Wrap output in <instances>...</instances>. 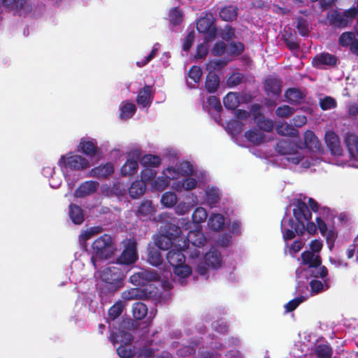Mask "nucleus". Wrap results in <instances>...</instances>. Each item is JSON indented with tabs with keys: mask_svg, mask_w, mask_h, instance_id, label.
<instances>
[{
	"mask_svg": "<svg viewBox=\"0 0 358 358\" xmlns=\"http://www.w3.org/2000/svg\"><path fill=\"white\" fill-rule=\"evenodd\" d=\"M304 143L305 146L301 147L294 140L286 138L277 143L275 150L282 156V162L286 161L292 168L302 172L319 164L324 154L321 143L312 131L305 132Z\"/></svg>",
	"mask_w": 358,
	"mask_h": 358,
	"instance_id": "1",
	"label": "nucleus"
},
{
	"mask_svg": "<svg viewBox=\"0 0 358 358\" xmlns=\"http://www.w3.org/2000/svg\"><path fill=\"white\" fill-rule=\"evenodd\" d=\"M292 206L296 222L287 215L288 208L281 221V231L285 241L293 239L296 235H302L306 230L310 234H313L316 231L317 227L318 228L317 224L310 221L312 213L309 207L315 213L320 209V206L316 201L301 194L294 200Z\"/></svg>",
	"mask_w": 358,
	"mask_h": 358,
	"instance_id": "2",
	"label": "nucleus"
},
{
	"mask_svg": "<svg viewBox=\"0 0 358 358\" xmlns=\"http://www.w3.org/2000/svg\"><path fill=\"white\" fill-rule=\"evenodd\" d=\"M296 276L298 280L296 292L308 294V297L325 292L330 287L328 271L324 266H299Z\"/></svg>",
	"mask_w": 358,
	"mask_h": 358,
	"instance_id": "3",
	"label": "nucleus"
},
{
	"mask_svg": "<svg viewBox=\"0 0 358 358\" xmlns=\"http://www.w3.org/2000/svg\"><path fill=\"white\" fill-rule=\"evenodd\" d=\"M132 340L133 336L129 332L120 329L116 331H112L110 335V341L114 345L120 343V346L117 348V353L121 358H131L134 355L138 358H172L168 352L154 355L155 350L147 345L138 348L136 346L132 347Z\"/></svg>",
	"mask_w": 358,
	"mask_h": 358,
	"instance_id": "4",
	"label": "nucleus"
},
{
	"mask_svg": "<svg viewBox=\"0 0 358 358\" xmlns=\"http://www.w3.org/2000/svg\"><path fill=\"white\" fill-rule=\"evenodd\" d=\"M116 246L113 238L108 234H103L96 238L92 245V255L90 257L86 252L79 255L73 262L75 267L83 266L85 262L90 261L94 269H98L99 260H108L112 258L116 251Z\"/></svg>",
	"mask_w": 358,
	"mask_h": 358,
	"instance_id": "5",
	"label": "nucleus"
},
{
	"mask_svg": "<svg viewBox=\"0 0 358 358\" xmlns=\"http://www.w3.org/2000/svg\"><path fill=\"white\" fill-rule=\"evenodd\" d=\"M96 271L94 277L101 281L98 284L100 296L113 294L123 286L125 278L124 271L117 266L110 265Z\"/></svg>",
	"mask_w": 358,
	"mask_h": 358,
	"instance_id": "6",
	"label": "nucleus"
},
{
	"mask_svg": "<svg viewBox=\"0 0 358 358\" xmlns=\"http://www.w3.org/2000/svg\"><path fill=\"white\" fill-rule=\"evenodd\" d=\"M184 252L189 257V253L187 252V248L183 247L182 243L180 242L177 243L173 248L169 250L166 255L167 261L173 268V280L178 281L181 285H184L187 283V278L192 273L191 267L185 264L186 257ZM188 262L192 265L189 257Z\"/></svg>",
	"mask_w": 358,
	"mask_h": 358,
	"instance_id": "7",
	"label": "nucleus"
},
{
	"mask_svg": "<svg viewBox=\"0 0 358 358\" xmlns=\"http://www.w3.org/2000/svg\"><path fill=\"white\" fill-rule=\"evenodd\" d=\"M206 238L202 232L201 227L198 226L195 230L189 231L186 238H181L183 247H186L192 266L199 275H206L207 269L204 266L198 264L201 259L199 248L204 245Z\"/></svg>",
	"mask_w": 358,
	"mask_h": 358,
	"instance_id": "8",
	"label": "nucleus"
},
{
	"mask_svg": "<svg viewBox=\"0 0 358 358\" xmlns=\"http://www.w3.org/2000/svg\"><path fill=\"white\" fill-rule=\"evenodd\" d=\"M358 9L352 7L343 12L332 10L328 15L329 25L336 28H345L357 17Z\"/></svg>",
	"mask_w": 358,
	"mask_h": 358,
	"instance_id": "9",
	"label": "nucleus"
},
{
	"mask_svg": "<svg viewBox=\"0 0 358 358\" xmlns=\"http://www.w3.org/2000/svg\"><path fill=\"white\" fill-rule=\"evenodd\" d=\"M345 145L349 153V159L346 162L338 161L336 164L341 166L358 168V136L348 133L345 137Z\"/></svg>",
	"mask_w": 358,
	"mask_h": 358,
	"instance_id": "10",
	"label": "nucleus"
},
{
	"mask_svg": "<svg viewBox=\"0 0 358 358\" xmlns=\"http://www.w3.org/2000/svg\"><path fill=\"white\" fill-rule=\"evenodd\" d=\"M323 246L322 241L318 239L312 241L309 245L310 250H306L301 254V262L299 266L308 267L315 265L322 266L320 252Z\"/></svg>",
	"mask_w": 358,
	"mask_h": 358,
	"instance_id": "11",
	"label": "nucleus"
},
{
	"mask_svg": "<svg viewBox=\"0 0 358 358\" xmlns=\"http://www.w3.org/2000/svg\"><path fill=\"white\" fill-rule=\"evenodd\" d=\"M122 244L124 245V250L121 255L117 258V264L120 265H131L135 263L138 259L135 239H125L122 242Z\"/></svg>",
	"mask_w": 358,
	"mask_h": 358,
	"instance_id": "12",
	"label": "nucleus"
},
{
	"mask_svg": "<svg viewBox=\"0 0 358 358\" xmlns=\"http://www.w3.org/2000/svg\"><path fill=\"white\" fill-rule=\"evenodd\" d=\"M58 164L61 167L64 166L74 171H83L91 166L90 160L83 156L70 154L62 156Z\"/></svg>",
	"mask_w": 358,
	"mask_h": 358,
	"instance_id": "13",
	"label": "nucleus"
},
{
	"mask_svg": "<svg viewBox=\"0 0 358 358\" xmlns=\"http://www.w3.org/2000/svg\"><path fill=\"white\" fill-rule=\"evenodd\" d=\"M206 180V173L203 171H199L186 176L182 180L173 183L172 188L176 191L180 192L182 189L186 191H191L197 187L199 183L203 182Z\"/></svg>",
	"mask_w": 358,
	"mask_h": 358,
	"instance_id": "14",
	"label": "nucleus"
},
{
	"mask_svg": "<svg viewBox=\"0 0 358 358\" xmlns=\"http://www.w3.org/2000/svg\"><path fill=\"white\" fill-rule=\"evenodd\" d=\"M198 264L206 268L207 271L206 275H200L204 279H208V268H211L212 269H217L220 268L222 264V257L220 252H219L215 248H211L203 257L201 255V259L199 260Z\"/></svg>",
	"mask_w": 358,
	"mask_h": 358,
	"instance_id": "15",
	"label": "nucleus"
},
{
	"mask_svg": "<svg viewBox=\"0 0 358 358\" xmlns=\"http://www.w3.org/2000/svg\"><path fill=\"white\" fill-rule=\"evenodd\" d=\"M196 28L199 32L206 34V40L213 39L217 32L215 25L214 15L211 13H206L201 17L196 23Z\"/></svg>",
	"mask_w": 358,
	"mask_h": 358,
	"instance_id": "16",
	"label": "nucleus"
},
{
	"mask_svg": "<svg viewBox=\"0 0 358 358\" xmlns=\"http://www.w3.org/2000/svg\"><path fill=\"white\" fill-rule=\"evenodd\" d=\"M222 197L220 189L214 185H208L203 189V194L201 199H199V204H204L213 208L217 206Z\"/></svg>",
	"mask_w": 358,
	"mask_h": 358,
	"instance_id": "17",
	"label": "nucleus"
},
{
	"mask_svg": "<svg viewBox=\"0 0 358 358\" xmlns=\"http://www.w3.org/2000/svg\"><path fill=\"white\" fill-rule=\"evenodd\" d=\"M141 155L142 154L139 149H134L129 152L127 159L120 170L122 176H131L137 173L138 162Z\"/></svg>",
	"mask_w": 358,
	"mask_h": 358,
	"instance_id": "18",
	"label": "nucleus"
},
{
	"mask_svg": "<svg viewBox=\"0 0 358 358\" xmlns=\"http://www.w3.org/2000/svg\"><path fill=\"white\" fill-rule=\"evenodd\" d=\"M159 280H161L160 275L153 269H141L134 273L129 278L130 282L136 286H144L150 282Z\"/></svg>",
	"mask_w": 358,
	"mask_h": 358,
	"instance_id": "19",
	"label": "nucleus"
},
{
	"mask_svg": "<svg viewBox=\"0 0 358 358\" xmlns=\"http://www.w3.org/2000/svg\"><path fill=\"white\" fill-rule=\"evenodd\" d=\"M99 150L97 141L94 138H82L78 145V151L90 157H94Z\"/></svg>",
	"mask_w": 358,
	"mask_h": 358,
	"instance_id": "20",
	"label": "nucleus"
},
{
	"mask_svg": "<svg viewBox=\"0 0 358 358\" xmlns=\"http://www.w3.org/2000/svg\"><path fill=\"white\" fill-rule=\"evenodd\" d=\"M316 222L317 223V227L321 234L325 236L327 243L330 250H331L338 236L336 231L334 229H328L324 218L322 216L316 217Z\"/></svg>",
	"mask_w": 358,
	"mask_h": 358,
	"instance_id": "21",
	"label": "nucleus"
},
{
	"mask_svg": "<svg viewBox=\"0 0 358 358\" xmlns=\"http://www.w3.org/2000/svg\"><path fill=\"white\" fill-rule=\"evenodd\" d=\"M326 144L332 155L341 156L343 154V149L341 145L338 136L333 131H327L324 136Z\"/></svg>",
	"mask_w": 358,
	"mask_h": 358,
	"instance_id": "22",
	"label": "nucleus"
},
{
	"mask_svg": "<svg viewBox=\"0 0 358 358\" xmlns=\"http://www.w3.org/2000/svg\"><path fill=\"white\" fill-rule=\"evenodd\" d=\"M113 173V164L110 162H108L92 168L88 171L87 176L90 178H96L98 179H106Z\"/></svg>",
	"mask_w": 358,
	"mask_h": 358,
	"instance_id": "23",
	"label": "nucleus"
},
{
	"mask_svg": "<svg viewBox=\"0 0 358 358\" xmlns=\"http://www.w3.org/2000/svg\"><path fill=\"white\" fill-rule=\"evenodd\" d=\"M187 199H191L189 203L180 201L175 206V213L178 215H184L189 213L193 206L199 203V197L195 193H190L186 196Z\"/></svg>",
	"mask_w": 358,
	"mask_h": 358,
	"instance_id": "24",
	"label": "nucleus"
},
{
	"mask_svg": "<svg viewBox=\"0 0 358 358\" xmlns=\"http://www.w3.org/2000/svg\"><path fill=\"white\" fill-rule=\"evenodd\" d=\"M99 187V183L94 180H88L83 182L75 191L76 197L83 198L95 193Z\"/></svg>",
	"mask_w": 358,
	"mask_h": 358,
	"instance_id": "25",
	"label": "nucleus"
},
{
	"mask_svg": "<svg viewBox=\"0 0 358 358\" xmlns=\"http://www.w3.org/2000/svg\"><path fill=\"white\" fill-rule=\"evenodd\" d=\"M338 43L344 47L350 45L351 52L358 55V41H356L355 33L351 31L343 33L339 37Z\"/></svg>",
	"mask_w": 358,
	"mask_h": 358,
	"instance_id": "26",
	"label": "nucleus"
},
{
	"mask_svg": "<svg viewBox=\"0 0 358 358\" xmlns=\"http://www.w3.org/2000/svg\"><path fill=\"white\" fill-rule=\"evenodd\" d=\"M155 211L152 201L145 200L141 202L136 211V215L143 220H151Z\"/></svg>",
	"mask_w": 358,
	"mask_h": 358,
	"instance_id": "27",
	"label": "nucleus"
},
{
	"mask_svg": "<svg viewBox=\"0 0 358 358\" xmlns=\"http://www.w3.org/2000/svg\"><path fill=\"white\" fill-rule=\"evenodd\" d=\"M152 87L149 85H145L139 91L136 98V102L138 106L142 108H148L152 103Z\"/></svg>",
	"mask_w": 358,
	"mask_h": 358,
	"instance_id": "28",
	"label": "nucleus"
},
{
	"mask_svg": "<svg viewBox=\"0 0 358 358\" xmlns=\"http://www.w3.org/2000/svg\"><path fill=\"white\" fill-rule=\"evenodd\" d=\"M265 90L268 94L278 96L281 93L282 83L275 78H268L264 83Z\"/></svg>",
	"mask_w": 358,
	"mask_h": 358,
	"instance_id": "29",
	"label": "nucleus"
},
{
	"mask_svg": "<svg viewBox=\"0 0 358 358\" xmlns=\"http://www.w3.org/2000/svg\"><path fill=\"white\" fill-rule=\"evenodd\" d=\"M336 57L329 53H322L313 58V64L316 67H321L322 65L334 66L336 64Z\"/></svg>",
	"mask_w": 358,
	"mask_h": 358,
	"instance_id": "30",
	"label": "nucleus"
},
{
	"mask_svg": "<svg viewBox=\"0 0 358 358\" xmlns=\"http://www.w3.org/2000/svg\"><path fill=\"white\" fill-rule=\"evenodd\" d=\"M136 111V105L128 101H122L120 106V118L121 120H129L131 118Z\"/></svg>",
	"mask_w": 358,
	"mask_h": 358,
	"instance_id": "31",
	"label": "nucleus"
},
{
	"mask_svg": "<svg viewBox=\"0 0 358 358\" xmlns=\"http://www.w3.org/2000/svg\"><path fill=\"white\" fill-rule=\"evenodd\" d=\"M226 223L224 216L220 213H212L208 220V226L211 230L219 231Z\"/></svg>",
	"mask_w": 358,
	"mask_h": 358,
	"instance_id": "32",
	"label": "nucleus"
},
{
	"mask_svg": "<svg viewBox=\"0 0 358 358\" xmlns=\"http://www.w3.org/2000/svg\"><path fill=\"white\" fill-rule=\"evenodd\" d=\"M202 76V71L200 67L193 66L188 72L187 78V85L189 88H195L196 84L200 81Z\"/></svg>",
	"mask_w": 358,
	"mask_h": 358,
	"instance_id": "33",
	"label": "nucleus"
},
{
	"mask_svg": "<svg viewBox=\"0 0 358 358\" xmlns=\"http://www.w3.org/2000/svg\"><path fill=\"white\" fill-rule=\"evenodd\" d=\"M94 296L89 293H82L78 296L76 304H81L88 307L90 311L95 312L97 306V302L94 300Z\"/></svg>",
	"mask_w": 358,
	"mask_h": 358,
	"instance_id": "34",
	"label": "nucleus"
},
{
	"mask_svg": "<svg viewBox=\"0 0 358 358\" xmlns=\"http://www.w3.org/2000/svg\"><path fill=\"white\" fill-rule=\"evenodd\" d=\"M246 139L253 144H260L267 141L264 133L259 129H250L245 133Z\"/></svg>",
	"mask_w": 358,
	"mask_h": 358,
	"instance_id": "35",
	"label": "nucleus"
},
{
	"mask_svg": "<svg viewBox=\"0 0 358 358\" xmlns=\"http://www.w3.org/2000/svg\"><path fill=\"white\" fill-rule=\"evenodd\" d=\"M285 101L291 104H297L304 99L303 93L298 89L290 88L285 93Z\"/></svg>",
	"mask_w": 358,
	"mask_h": 358,
	"instance_id": "36",
	"label": "nucleus"
},
{
	"mask_svg": "<svg viewBox=\"0 0 358 358\" xmlns=\"http://www.w3.org/2000/svg\"><path fill=\"white\" fill-rule=\"evenodd\" d=\"M219 15L221 19L224 21H233L237 17L238 8L231 5L224 6L220 10Z\"/></svg>",
	"mask_w": 358,
	"mask_h": 358,
	"instance_id": "37",
	"label": "nucleus"
},
{
	"mask_svg": "<svg viewBox=\"0 0 358 358\" xmlns=\"http://www.w3.org/2000/svg\"><path fill=\"white\" fill-rule=\"evenodd\" d=\"M155 244L159 249L166 250L173 248L177 242L166 234H162L157 237Z\"/></svg>",
	"mask_w": 358,
	"mask_h": 358,
	"instance_id": "38",
	"label": "nucleus"
},
{
	"mask_svg": "<svg viewBox=\"0 0 358 358\" xmlns=\"http://www.w3.org/2000/svg\"><path fill=\"white\" fill-rule=\"evenodd\" d=\"M140 159L141 164L143 167L152 169L158 167L162 163L160 157L151 154L145 155Z\"/></svg>",
	"mask_w": 358,
	"mask_h": 358,
	"instance_id": "39",
	"label": "nucleus"
},
{
	"mask_svg": "<svg viewBox=\"0 0 358 358\" xmlns=\"http://www.w3.org/2000/svg\"><path fill=\"white\" fill-rule=\"evenodd\" d=\"M69 217L75 224H80L84 221V215L82 208L75 204L69 206Z\"/></svg>",
	"mask_w": 358,
	"mask_h": 358,
	"instance_id": "40",
	"label": "nucleus"
},
{
	"mask_svg": "<svg viewBox=\"0 0 358 358\" xmlns=\"http://www.w3.org/2000/svg\"><path fill=\"white\" fill-rule=\"evenodd\" d=\"M146 185L141 181L136 180L131 185L129 188V194L133 199H137L141 196L145 192Z\"/></svg>",
	"mask_w": 358,
	"mask_h": 358,
	"instance_id": "41",
	"label": "nucleus"
},
{
	"mask_svg": "<svg viewBox=\"0 0 358 358\" xmlns=\"http://www.w3.org/2000/svg\"><path fill=\"white\" fill-rule=\"evenodd\" d=\"M278 134L285 136L295 137L298 135L296 129L286 122H280L276 126Z\"/></svg>",
	"mask_w": 358,
	"mask_h": 358,
	"instance_id": "42",
	"label": "nucleus"
},
{
	"mask_svg": "<svg viewBox=\"0 0 358 358\" xmlns=\"http://www.w3.org/2000/svg\"><path fill=\"white\" fill-rule=\"evenodd\" d=\"M164 232L166 236L173 239L174 241L177 243L181 242L182 237H180V234L182 231L180 227L172 223H167L165 225Z\"/></svg>",
	"mask_w": 358,
	"mask_h": 358,
	"instance_id": "43",
	"label": "nucleus"
},
{
	"mask_svg": "<svg viewBox=\"0 0 358 358\" xmlns=\"http://www.w3.org/2000/svg\"><path fill=\"white\" fill-rule=\"evenodd\" d=\"M244 122L238 120H233L226 123L225 129L233 137L241 133Z\"/></svg>",
	"mask_w": 358,
	"mask_h": 358,
	"instance_id": "44",
	"label": "nucleus"
},
{
	"mask_svg": "<svg viewBox=\"0 0 358 358\" xmlns=\"http://www.w3.org/2000/svg\"><path fill=\"white\" fill-rule=\"evenodd\" d=\"M176 167L178 169V172L180 176H189L190 175H193L195 172L198 171H195L193 168L192 164L187 161L181 162L177 163Z\"/></svg>",
	"mask_w": 358,
	"mask_h": 358,
	"instance_id": "45",
	"label": "nucleus"
},
{
	"mask_svg": "<svg viewBox=\"0 0 358 358\" xmlns=\"http://www.w3.org/2000/svg\"><path fill=\"white\" fill-rule=\"evenodd\" d=\"M178 201V196L173 192H166L162 195L161 203L166 208H173Z\"/></svg>",
	"mask_w": 358,
	"mask_h": 358,
	"instance_id": "46",
	"label": "nucleus"
},
{
	"mask_svg": "<svg viewBox=\"0 0 358 358\" xmlns=\"http://www.w3.org/2000/svg\"><path fill=\"white\" fill-rule=\"evenodd\" d=\"M207 217L208 213L206 210L201 206L196 208L192 215L193 223L198 225L204 222L206 220Z\"/></svg>",
	"mask_w": 358,
	"mask_h": 358,
	"instance_id": "47",
	"label": "nucleus"
},
{
	"mask_svg": "<svg viewBox=\"0 0 358 358\" xmlns=\"http://www.w3.org/2000/svg\"><path fill=\"white\" fill-rule=\"evenodd\" d=\"M224 106L230 110L236 109L239 104L238 96L236 93L229 92L223 99Z\"/></svg>",
	"mask_w": 358,
	"mask_h": 358,
	"instance_id": "48",
	"label": "nucleus"
},
{
	"mask_svg": "<svg viewBox=\"0 0 358 358\" xmlns=\"http://www.w3.org/2000/svg\"><path fill=\"white\" fill-rule=\"evenodd\" d=\"M183 20V13L178 7L172 8L169 14V20L171 25L180 24Z\"/></svg>",
	"mask_w": 358,
	"mask_h": 358,
	"instance_id": "49",
	"label": "nucleus"
},
{
	"mask_svg": "<svg viewBox=\"0 0 358 358\" xmlns=\"http://www.w3.org/2000/svg\"><path fill=\"white\" fill-rule=\"evenodd\" d=\"M169 182L170 181L162 175L154 178L150 185L152 189L162 192L169 186Z\"/></svg>",
	"mask_w": 358,
	"mask_h": 358,
	"instance_id": "50",
	"label": "nucleus"
},
{
	"mask_svg": "<svg viewBox=\"0 0 358 358\" xmlns=\"http://www.w3.org/2000/svg\"><path fill=\"white\" fill-rule=\"evenodd\" d=\"M132 312L134 317L136 320H141L147 315L148 308L143 303L136 302L133 305Z\"/></svg>",
	"mask_w": 358,
	"mask_h": 358,
	"instance_id": "51",
	"label": "nucleus"
},
{
	"mask_svg": "<svg viewBox=\"0 0 358 358\" xmlns=\"http://www.w3.org/2000/svg\"><path fill=\"white\" fill-rule=\"evenodd\" d=\"M220 83L219 77L215 74L210 72L207 76L206 80V88L210 93L214 92L217 90Z\"/></svg>",
	"mask_w": 358,
	"mask_h": 358,
	"instance_id": "52",
	"label": "nucleus"
},
{
	"mask_svg": "<svg viewBox=\"0 0 358 358\" xmlns=\"http://www.w3.org/2000/svg\"><path fill=\"white\" fill-rule=\"evenodd\" d=\"M287 240L285 242V252L288 253L289 255L294 257L303 247L304 243L301 240H296L294 241L290 245H288Z\"/></svg>",
	"mask_w": 358,
	"mask_h": 358,
	"instance_id": "53",
	"label": "nucleus"
},
{
	"mask_svg": "<svg viewBox=\"0 0 358 358\" xmlns=\"http://www.w3.org/2000/svg\"><path fill=\"white\" fill-rule=\"evenodd\" d=\"M161 45L159 43H156L154 44L151 52L144 58H143L141 61L136 62V66L141 68L147 65L150 62H151L157 55Z\"/></svg>",
	"mask_w": 358,
	"mask_h": 358,
	"instance_id": "54",
	"label": "nucleus"
},
{
	"mask_svg": "<svg viewBox=\"0 0 358 358\" xmlns=\"http://www.w3.org/2000/svg\"><path fill=\"white\" fill-rule=\"evenodd\" d=\"M148 261L152 266H159L163 262L161 252L155 248L150 249L148 255Z\"/></svg>",
	"mask_w": 358,
	"mask_h": 358,
	"instance_id": "55",
	"label": "nucleus"
},
{
	"mask_svg": "<svg viewBox=\"0 0 358 358\" xmlns=\"http://www.w3.org/2000/svg\"><path fill=\"white\" fill-rule=\"evenodd\" d=\"M217 34L224 41H229L235 36V29L231 25L227 24L223 28L217 30Z\"/></svg>",
	"mask_w": 358,
	"mask_h": 358,
	"instance_id": "56",
	"label": "nucleus"
},
{
	"mask_svg": "<svg viewBox=\"0 0 358 358\" xmlns=\"http://www.w3.org/2000/svg\"><path fill=\"white\" fill-rule=\"evenodd\" d=\"M2 6L13 10H22L27 3V0H1Z\"/></svg>",
	"mask_w": 358,
	"mask_h": 358,
	"instance_id": "57",
	"label": "nucleus"
},
{
	"mask_svg": "<svg viewBox=\"0 0 358 358\" xmlns=\"http://www.w3.org/2000/svg\"><path fill=\"white\" fill-rule=\"evenodd\" d=\"M199 343L200 341L196 340L191 342L189 345L183 346L178 350V355L181 357H186L194 355Z\"/></svg>",
	"mask_w": 358,
	"mask_h": 358,
	"instance_id": "58",
	"label": "nucleus"
},
{
	"mask_svg": "<svg viewBox=\"0 0 358 358\" xmlns=\"http://www.w3.org/2000/svg\"><path fill=\"white\" fill-rule=\"evenodd\" d=\"M227 53L231 56L241 55L245 49V45L241 42H231L227 48Z\"/></svg>",
	"mask_w": 358,
	"mask_h": 358,
	"instance_id": "59",
	"label": "nucleus"
},
{
	"mask_svg": "<svg viewBox=\"0 0 358 358\" xmlns=\"http://www.w3.org/2000/svg\"><path fill=\"white\" fill-rule=\"evenodd\" d=\"M308 298V294H301V296L289 301L284 306L286 312L288 313L295 310L299 306L300 303L306 301Z\"/></svg>",
	"mask_w": 358,
	"mask_h": 358,
	"instance_id": "60",
	"label": "nucleus"
},
{
	"mask_svg": "<svg viewBox=\"0 0 358 358\" xmlns=\"http://www.w3.org/2000/svg\"><path fill=\"white\" fill-rule=\"evenodd\" d=\"M315 353L318 358H331L332 350L329 345L322 344L316 346Z\"/></svg>",
	"mask_w": 358,
	"mask_h": 358,
	"instance_id": "61",
	"label": "nucleus"
},
{
	"mask_svg": "<svg viewBox=\"0 0 358 358\" xmlns=\"http://www.w3.org/2000/svg\"><path fill=\"white\" fill-rule=\"evenodd\" d=\"M157 175V171L152 168L144 167L141 172V181L145 185L147 182H152Z\"/></svg>",
	"mask_w": 358,
	"mask_h": 358,
	"instance_id": "62",
	"label": "nucleus"
},
{
	"mask_svg": "<svg viewBox=\"0 0 358 358\" xmlns=\"http://www.w3.org/2000/svg\"><path fill=\"white\" fill-rule=\"evenodd\" d=\"M294 111L295 110L294 108L287 105H283L276 108L275 114L278 117L287 118L290 117Z\"/></svg>",
	"mask_w": 358,
	"mask_h": 358,
	"instance_id": "63",
	"label": "nucleus"
},
{
	"mask_svg": "<svg viewBox=\"0 0 358 358\" xmlns=\"http://www.w3.org/2000/svg\"><path fill=\"white\" fill-rule=\"evenodd\" d=\"M123 310V305L121 302L115 303L108 310V316L110 320H115L119 317Z\"/></svg>",
	"mask_w": 358,
	"mask_h": 358,
	"instance_id": "64",
	"label": "nucleus"
}]
</instances>
